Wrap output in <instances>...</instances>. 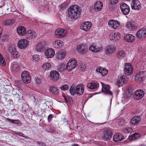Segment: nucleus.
<instances>
[{
	"instance_id": "obj_54",
	"label": "nucleus",
	"mask_w": 146,
	"mask_h": 146,
	"mask_svg": "<svg viewBox=\"0 0 146 146\" xmlns=\"http://www.w3.org/2000/svg\"><path fill=\"white\" fill-rule=\"evenodd\" d=\"M53 116V115L51 114L49 115L48 116L47 119L48 122H50L51 121L52 119V118Z\"/></svg>"
},
{
	"instance_id": "obj_32",
	"label": "nucleus",
	"mask_w": 146,
	"mask_h": 146,
	"mask_svg": "<svg viewBox=\"0 0 146 146\" xmlns=\"http://www.w3.org/2000/svg\"><path fill=\"white\" fill-rule=\"evenodd\" d=\"M11 68L12 71L14 72H17L20 69L19 65L16 62H14L12 64Z\"/></svg>"
},
{
	"instance_id": "obj_64",
	"label": "nucleus",
	"mask_w": 146,
	"mask_h": 146,
	"mask_svg": "<svg viewBox=\"0 0 146 146\" xmlns=\"http://www.w3.org/2000/svg\"><path fill=\"white\" fill-rule=\"evenodd\" d=\"M72 146H78V145L77 144H75L73 145Z\"/></svg>"
},
{
	"instance_id": "obj_23",
	"label": "nucleus",
	"mask_w": 146,
	"mask_h": 146,
	"mask_svg": "<svg viewBox=\"0 0 146 146\" xmlns=\"http://www.w3.org/2000/svg\"><path fill=\"white\" fill-rule=\"evenodd\" d=\"M124 38L126 41L128 42H132L134 41L135 38L132 34H128L124 36Z\"/></svg>"
},
{
	"instance_id": "obj_47",
	"label": "nucleus",
	"mask_w": 146,
	"mask_h": 146,
	"mask_svg": "<svg viewBox=\"0 0 146 146\" xmlns=\"http://www.w3.org/2000/svg\"><path fill=\"white\" fill-rule=\"evenodd\" d=\"M66 51L64 50H61L58 52V55H66Z\"/></svg>"
},
{
	"instance_id": "obj_36",
	"label": "nucleus",
	"mask_w": 146,
	"mask_h": 146,
	"mask_svg": "<svg viewBox=\"0 0 146 146\" xmlns=\"http://www.w3.org/2000/svg\"><path fill=\"white\" fill-rule=\"evenodd\" d=\"M15 20L14 19H9L4 21L3 22V24L5 25H9L14 23H15Z\"/></svg>"
},
{
	"instance_id": "obj_62",
	"label": "nucleus",
	"mask_w": 146,
	"mask_h": 146,
	"mask_svg": "<svg viewBox=\"0 0 146 146\" xmlns=\"http://www.w3.org/2000/svg\"><path fill=\"white\" fill-rule=\"evenodd\" d=\"M40 145H41L42 146H45V145L44 143L42 142L40 143Z\"/></svg>"
},
{
	"instance_id": "obj_60",
	"label": "nucleus",
	"mask_w": 146,
	"mask_h": 146,
	"mask_svg": "<svg viewBox=\"0 0 146 146\" xmlns=\"http://www.w3.org/2000/svg\"><path fill=\"white\" fill-rule=\"evenodd\" d=\"M14 121L13 122V123H15V124H18V122H17V121H19V120H14Z\"/></svg>"
},
{
	"instance_id": "obj_37",
	"label": "nucleus",
	"mask_w": 146,
	"mask_h": 146,
	"mask_svg": "<svg viewBox=\"0 0 146 146\" xmlns=\"http://www.w3.org/2000/svg\"><path fill=\"white\" fill-rule=\"evenodd\" d=\"M70 94L73 96L77 94L76 86H75L74 85L71 86L70 89Z\"/></svg>"
},
{
	"instance_id": "obj_4",
	"label": "nucleus",
	"mask_w": 146,
	"mask_h": 146,
	"mask_svg": "<svg viewBox=\"0 0 146 146\" xmlns=\"http://www.w3.org/2000/svg\"><path fill=\"white\" fill-rule=\"evenodd\" d=\"M144 93L141 89H138L135 91L133 94V98L134 100H139L144 96Z\"/></svg>"
},
{
	"instance_id": "obj_18",
	"label": "nucleus",
	"mask_w": 146,
	"mask_h": 146,
	"mask_svg": "<svg viewBox=\"0 0 146 146\" xmlns=\"http://www.w3.org/2000/svg\"><path fill=\"white\" fill-rule=\"evenodd\" d=\"M102 86V90L106 94L110 95H112V93L110 90V87L108 85H105L102 82H101Z\"/></svg>"
},
{
	"instance_id": "obj_20",
	"label": "nucleus",
	"mask_w": 146,
	"mask_h": 146,
	"mask_svg": "<svg viewBox=\"0 0 146 146\" xmlns=\"http://www.w3.org/2000/svg\"><path fill=\"white\" fill-rule=\"evenodd\" d=\"M99 86V83L97 81H93L87 84L88 88L91 89H97Z\"/></svg>"
},
{
	"instance_id": "obj_26",
	"label": "nucleus",
	"mask_w": 146,
	"mask_h": 146,
	"mask_svg": "<svg viewBox=\"0 0 146 146\" xmlns=\"http://www.w3.org/2000/svg\"><path fill=\"white\" fill-rule=\"evenodd\" d=\"M8 51L9 54H11V55H18V53L14 45H11V46H9Z\"/></svg>"
},
{
	"instance_id": "obj_44",
	"label": "nucleus",
	"mask_w": 146,
	"mask_h": 146,
	"mask_svg": "<svg viewBox=\"0 0 146 146\" xmlns=\"http://www.w3.org/2000/svg\"><path fill=\"white\" fill-rule=\"evenodd\" d=\"M40 59L39 55H33L32 56V59L34 62H38Z\"/></svg>"
},
{
	"instance_id": "obj_63",
	"label": "nucleus",
	"mask_w": 146,
	"mask_h": 146,
	"mask_svg": "<svg viewBox=\"0 0 146 146\" xmlns=\"http://www.w3.org/2000/svg\"><path fill=\"white\" fill-rule=\"evenodd\" d=\"M123 80V78H122L121 80V81H123V84H126V81H124V80Z\"/></svg>"
},
{
	"instance_id": "obj_50",
	"label": "nucleus",
	"mask_w": 146,
	"mask_h": 146,
	"mask_svg": "<svg viewBox=\"0 0 146 146\" xmlns=\"http://www.w3.org/2000/svg\"><path fill=\"white\" fill-rule=\"evenodd\" d=\"M118 1V0H110L109 3L111 5H113L117 3Z\"/></svg>"
},
{
	"instance_id": "obj_11",
	"label": "nucleus",
	"mask_w": 146,
	"mask_h": 146,
	"mask_svg": "<svg viewBox=\"0 0 146 146\" xmlns=\"http://www.w3.org/2000/svg\"><path fill=\"white\" fill-rule=\"evenodd\" d=\"M92 26V24L91 22L89 21L84 22L81 25L80 28L86 31H87L91 28Z\"/></svg>"
},
{
	"instance_id": "obj_28",
	"label": "nucleus",
	"mask_w": 146,
	"mask_h": 146,
	"mask_svg": "<svg viewBox=\"0 0 146 146\" xmlns=\"http://www.w3.org/2000/svg\"><path fill=\"white\" fill-rule=\"evenodd\" d=\"M103 6V3L101 1H98L95 3L94 8L96 11H99L102 9Z\"/></svg>"
},
{
	"instance_id": "obj_58",
	"label": "nucleus",
	"mask_w": 146,
	"mask_h": 146,
	"mask_svg": "<svg viewBox=\"0 0 146 146\" xmlns=\"http://www.w3.org/2000/svg\"><path fill=\"white\" fill-rule=\"evenodd\" d=\"M6 120L8 121H11V122H12V123H13V122L14 121V120H13V119H10L9 118H6Z\"/></svg>"
},
{
	"instance_id": "obj_21",
	"label": "nucleus",
	"mask_w": 146,
	"mask_h": 146,
	"mask_svg": "<svg viewBox=\"0 0 146 146\" xmlns=\"http://www.w3.org/2000/svg\"><path fill=\"white\" fill-rule=\"evenodd\" d=\"M120 33H111L110 35V39L111 40L117 41L120 38Z\"/></svg>"
},
{
	"instance_id": "obj_46",
	"label": "nucleus",
	"mask_w": 146,
	"mask_h": 146,
	"mask_svg": "<svg viewBox=\"0 0 146 146\" xmlns=\"http://www.w3.org/2000/svg\"><path fill=\"white\" fill-rule=\"evenodd\" d=\"M131 131V129L129 127L125 128L123 130V132L125 133H129Z\"/></svg>"
},
{
	"instance_id": "obj_43",
	"label": "nucleus",
	"mask_w": 146,
	"mask_h": 146,
	"mask_svg": "<svg viewBox=\"0 0 146 146\" xmlns=\"http://www.w3.org/2000/svg\"><path fill=\"white\" fill-rule=\"evenodd\" d=\"M0 63L4 66L5 65V62L2 55H0Z\"/></svg>"
},
{
	"instance_id": "obj_59",
	"label": "nucleus",
	"mask_w": 146,
	"mask_h": 146,
	"mask_svg": "<svg viewBox=\"0 0 146 146\" xmlns=\"http://www.w3.org/2000/svg\"><path fill=\"white\" fill-rule=\"evenodd\" d=\"M54 55H45L46 58H51Z\"/></svg>"
},
{
	"instance_id": "obj_40",
	"label": "nucleus",
	"mask_w": 146,
	"mask_h": 146,
	"mask_svg": "<svg viewBox=\"0 0 146 146\" xmlns=\"http://www.w3.org/2000/svg\"><path fill=\"white\" fill-rule=\"evenodd\" d=\"M135 88L132 85H130L127 86V90L129 92H131L133 90H135Z\"/></svg>"
},
{
	"instance_id": "obj_24",
	"label": "nucleus",
	"mask_w": 146,
	"mask_h": 146,
	"mask_svg": "<svg viewBox=\"0 0 146 146\" xmlns=\"http://www.w3.org/2000/svg\"><path fill=\"white\" fill-rule=\"evenodd\" d=\"M123 139V135L117 133L113 136V140L115 142L118 143L122 141Z\"/></svg>"
},
{
	"instance_id": "obj_31",
	"label": "nucleus",
	"mask_w": 146,
	"mask_h": 146,
	"mask_svg": "<svg viewBox=\"0 0 146 146\" xmlns=\"http://www.w3.org/2000/svg\"><path fill=\"white\" fill-rule=\"evenodd\" d=\"M27 31L25 28L22 26L18 27L17 29L18 33L20 35H23L26 33Z\"/></svg>"
},
{
	"instance_id": "obj_5",
	"label": "nucleus",
	"mask_w": 146,
	"mask_h": 146,
	"mask_svg": "<svg viewBox=\"0 0 146 146\" xmlns=\"http://www.w3.org/2000/svg\"><path fill=\"white\" fill-rule=\"evenodd\" d=\"M133 69L132 66L130 63H126L125 65L124 73L126 76L131 74Z\"/></svg>"
},
{
	"instance_id": "obj_55",
	"label": "nucleus",
	"mask_w": 146,
	"mask_h": 146,
	"mask_svg": "<svg viewBox=\"0 0 146 146\" xmlns=\"http://www.w3.org/2000/svg\"><path fill=\"white\" fill-rule=\"evenodd\" d=\"M15 133L17 135L21 136L23 137H25V135L20 132H17Z\"/></svg>"
},
{
	"instance_id": "obj_17",
	"label": "nucleus",
	"mask_w": 146,
	"mask_h": 146,
	"mask_svg": "<svg viewBox=\"0 0 146 146\" xmlns=\"http://www.w3.org/2000/svg\"><path fill=\"white\" fill-rule=\"evenodd\" d=\"M105 52L107 54H111L115 50V48L113 46L108 44L105 47Z\"/></svg>"
},
{
	"instance_id": "obj_30",
	"label": "nucleus",
	"mask_w": 146,
	"mask_h": 146,
	"mask_svg": "<svg viewBox=\"0 0 146 146\" xmlns=\"http://www.w3.org/2000/svg\"><path fill=\"white\" fill-rule=\"evenodd\" d=\"M141 136V134L138 132L135 133L128 137L129 140L132 141L139 139Z\"/></svg>"
},
{
	"instance_id": "obj_27",
	"label": "nucleus",
	"mask_w": 146,
	"mask_h": 146,
	"mask_svg": "<svg viewBox=\"0 0 146 146\" xmlns=\"http://www.w3.org/2000/svg\"><path fill=\"white\" fill-rule=\"evenodd\" d=\"M141 119V117L139 116H135L131 119L130 122L133 124L137 125L140 122Z\"/></svg>"
},
{
	"instance_id": "obj_53",
	"label": "nucleus",
	"mask_w": 146,
	"mask_h": 146,
	"mask_svg": "<svg viewBox=\"0 0 146 146\" xmlns=\"http://www.w3.org/2000/svg\"><path fill=\"white\" fill-rule=\"evenodd\" d=\"M125 54L124 51L122 50L119 51L117 53L118 55H124Z\"/></svg>"
},
{
	"instance_id": "obj_9",
	"label": "nucleus",
	"mask_w": 146,
	"mask_h": 146,
	"mask_svg": "<svg viewBox=\"0 0 146 146\" xmlns=\"http://www.w3.org/2000/svg\"><path fill=\"white\" fill-rule=\"evenodd\" d=\"M131 7L133 9L139 11L141 8V5L138 0H133L131 3Z\"/></svg>"
},
{
	"instance_id": "obj_51",
	"label": "nucleus",
	"mask_w": 146,
	"mask_h": 146,
	"mask_svg": "<svg viewBox=\"0 0 146 146\" xmlns=\"http://www.w3.org/2000/svg\"><path fill=\"white\" fill-rule=\"evenodd\" d=\"M14 96L18 100H20V95L17 93L14 94Z\"/></svg>"
},
{
	"instance_id": "obj_48",
	"label": "nucleus",
	"mask_w": 146,
	"mask_h": 146,
	"mask_svg": "<svg viewBox=\"0 0 146 146\" xmlns=\"http://www.w3.org/2000/svg\"><path fill=\"white\" fill-rule=\"evenodd\" d=\"M79 68V69L80 70H81L83 71H85L86 66L85 64L80 65Z\"/></svg>"
},
{
	"instance_id": "obj_56",
	"label": "nucleus",
	"mask_w": 146,
	"mask_h": 146,
	"mask_svg": "<svg viewBox=\"0 0 146 146\" xmlns=\"http://www.w3.org/2000/svg\"><path fill=\"white\" fill-rule=\"evenodd\" d=\"M19 55H12V58L13 59H17L19 57Z\"/></svg>"
},
{
	"instance_id": "obj_33",
	"label": "nucleus",
	"mask_w": 146,
	"mask_h": 146,
	"mask_svg": "<svg viewBox=\"0 0 146 146\" xmlns=\"http://www.w3.org/2000/svg\"><path fill=\"white\" fill-rule=\"evenodd\" d=\"M102 49L103 47L102 46L97 48L96 46L92 45H90L89 47V49L90 51L95 52H98L102 50Z\"/></svg>"
},
{
	"instance_id": "obj_8",
	"label": "nucleus",
	"mask_w": 146,
	"mask_h": 146,
	"mask_svg": "<svg viewBox=\"0 0 146 146\" xmlns=\"http://www.w3.org/2000/svg\"><path fill=\"white\" fill-rule=\"evenodd\" d=\"M120 8L122 12L124 15H127L130 11L129 6L126 4L123 3L120 5Z\"/></svg>"
},
{
	"instance_id": "obj_13",
	"label": "nucleus",
	"mask_w": 146,
	"mask_h": 146,
	"mask_svg": "<svg viewBox=\"0 0 146 146\" xmlns=\"http://www.w3.org/2000/svg\"><path fill=\"white\" fill-rule=\"evenodd\" d=\"M103 138L106 140H109L112 137V134L111 131L109 129L105 130L102 134Z\"/></svg>"
},
{
	"instance_id": "obj_3",
	"label": "nucleus",
	"mask_w": 146,
	"mask_h": 146,
	"mask_svg": "<svg viewBox=\"0 0 146 146\" xmlns=\"http://www.w3.org/2000/svg\"><path fill=\"white\" fill-rule=\"evenodd\" d=\"M21 79L24 83L26 84H28L31 82V77L29 72L25 71L23 72L21 74Z\"/></svg>"
},
{
	"instance_id": "obj_10",
	"label": "nucleus",
	"mask_w": 146,
	"mask_h": 146,
	"mask_svg": "<svg viewBox=\"0 0 146 146\" xmlns=\"http://www.w3.org/2000/svg\"><path fill=\"white\" fill-rule=\"evenodd\" d=\"M49 76L51 80L54 81H56L58 80L59 78L60 74L58 72L54 70H52L50 71Z\"/></svg>"
},
{
	"instance_id": "obj_41",
	"label": "nucleus",
	"mask_w": 146,
	"mask_h": 146,
	"mask_svg": "<svg viewBox=\"0 0 146 146\" xmlns=\"http://www.w3.org/2000/svg\"><path fill=\"white\" fill-rule=\"evenodd\" d=\"M50 90L51 92L55 94H57L58 91L57 88L54 87H51L50 88Z\"/></svg>"
},
{
	"instance_id": "obj_7",
	"label": "nucleus",
	"mask_w": 146,
	"mask_h": 146,
	"mask_svg": "<svg viewBox=\"0 0 146 146\" xmlns=\"http://www.w3.org/2000/svg\"><path fill=\"white\" fill-rule=\"evenodd\" d=\"M67 31L63 29H58L55 31L54 35L56 37L58 38H62L66 36Z\"/></svg>"
},
{
	"instance_id": "obj_42",
	"label": "nucleus",
	"mask_w": 146,
	"mask_h": 146,
	"mask_svg": "<svg viewBox=\"0 0 146 146\" xmlns=\"http://www.w3.org/2000/svg\"><path fill=\"white\" fill-rule=\"evenodd\" d=\"M51 67L50 64L49 63H46L42 65V67L45 68V69H49Z\"/></svg>"
},
{
	"instance_id": "obj_14",
	"label": "nucleus",
	"mask_w": 146,
	"mask_h": 146,
	"mask_svg": "<svg viewBox=\"0 0 146 146\" xmlns=\"http://www.w3.org/2000/svg\"><path fill=\"white\" fill-rule=\"evenodd\" d=\"M108 25L110 27L113 29H116L119 27L120 24L117 20H111L109 21Z\"/></svg>"
},
{
	"instance_id": "obj_39",
	"label": "nucleus",
	"mask_w": 146,
	"mask_h": 146,
	"mask_svg": "<svg viewBox=\"0 0 146 146\" xmlns=\"http://www.w3.org/2000/svg\"><path fill=\"white\" fill-rule=\"evenodd\" d=\"M65 68L66 67L65 64H60L57 67V70L60 72L63 71Z\"/></svg>"
},
{
	"instance_id": "obj_57",
	"label": "nucleus",
	"mask_w": 146,
	"mask_h": 146,
	"mask_svg": "<svg viewBox=\"0 0 146 146\" xmlns=\"http://www.w3.org/2000/svg\"><path fill=\"white\" fill-rule=\"evenodd\" d=\"M36 82L38 84H39L40 83V80L39 78H37L36 80Z\"/></svg>"
},
{
	"instance_id": "obj_29",
	"label": "nucleus",
	"mask_w": 146,
	"mask_h": 146,
	"mask_svg": "<svg viewBox=\"0 0 146 146\" xmlns=\"http://www.w3.org/2000/svg\"><path fill=\"white\" fill-rule=\"evenodd\" d=\"M96 71L98 72L103 76H104L106 75L108 72V70L106 68H103L101 67H98L96 70Z\"/></svg>"
},
{
	"instance_id": "obj_25",
	"label": "nucleus",
	"mask_w": 146,
	"mask_h": 146,
	"mask_svg": "<svg viewBox=\"0 0 146 146\" xmlns=\"http://www.w3.org/2000/svg\"><path fill=\"white\" fill-rule=\"evenodd\" d=\"M84 87L81 84H79L76 86L77 94L80 96L84 92Z\"/></svg>"
},
{
	"instance_id": "obj_1",
	"label": "nucleus",
	"mask_w": 146,
	"mask_h": 146,
	"mask_svg": "<svg viewBox=\"0 0 146 146\" xmlns=\"http://www.w3.org/2000/svg\"><path fill=\"white\" fill-rule=\"evenodd\" d=\"M81 12V9L78 6L72 5L68 10V16L71 19H76L80 16Z\"/></svg>"
},
{
	"instance_id": "obj_2",
	"label": "nucleus",
	"mask_w": 146,
	"mask_h": 146,
	"mask_svg": "<svg viewBox=\"0 0 146 146\" xmlns=\"http://www.w3.org/2000/svg\"><path fill=\"white\" fill-rule=\"evenodd\" d=\"M77 65L76 60L74 58L70 59L68 62L66 66V69L68 71H70L75 68Z\"/></svg>"
},
{
	"instance_id": "obj_34",
	"label": "nucleus",
	"mask_w": 146,
	"mask_h": 146,
	"mask_svg": "<svg viewBox=\"0 0 146 146\" xmlns=\"http://www.w3.org/2000/svg\"><path fill=\"white\" fill-rule=\"evenodd\" d=\"M125 26L126 28H127L129 30L134 29L137 27V26H135L134 24L129 22L126 23Z\"/></svg>"
},
{
	"instance_id": "obj_12",
	"label": "nucleus",
	"mask_w": 146,
	"mask_h": 146,
	"mask_svg": "<svg viewBox=\"0 0 146 146\" xmlns=\"http://www.w3.org/2000/svg\"><path fill=\"white\" fill-rule=\"evenodd\" d=\"M77 49L78 51L80 54H85L88 51V47L84 44L78 45L77 47Z\"/></svg>"
},
{
	"instance_id": "obj_15",
	"label": "nucleus",
	"mask_w": 146,
	"mask_h": 146,
	"mask_svg": "<svg viewBox=\"0 0 146 146\" xmlns=\"http://www.w3.org/2000/svg\"><path fill=\"white\" fill-rule=\"evenodd\" d=\"M137 37L139 38H144L146 36V28H142L138 31L136 33Z\"/></svg>"
},
{
	"instance_id": "obj_16",
	"label": "nucleus",
	"mask_w": 146,
	"mask_h": 146,
	"mask_svg": "<svg viewBox=\"0 0 146 146\" xmlns=\"http://www.w3.org/2000/svg\"><path fill=\"white\" fill-rule=\"evenodd\" d=\"M28 44V41L25 39L20 40L18 41V46L21 49L25 48L27 46Z\"/></svg>"
},
{
	"instance_id": "obj_35",
	"label": "nucleus",
	"mask_w": 146,
	"mask_h": 146,
	"mask_svg": "<svg viewBox=\"0 0 146 146\" xmlns=\"http://www.w3.org/2000/svg\"><path fill=\"white\" fill-rule=\"evenodd\" d=\"M53 45L55 47L58 48L62 47L64 45V43L62 41L57 40L54 42Z\"/></svg>"
},
{
	"instance_id": "obj_38",
	"label": "nucleus",
	"mask_w": 146,
	"mask_h": 146,
	"mask_svg": "<svg viewBox=\"0 0 146 146\" xmlns=\"http://www.w3.org/2000/svg\"><path fill=\"white\" fill-rule=\"evenodd\" d=\"M45 55H55V51L52 48H49L45 50Z\"/></svg>"
},
{
	"instance_id": "obj_61",
	"label": "nucleus",
	"mask_w": 146,
	"mask_h": 146,
	"mask_svg": "<svg viewBox=\"0 0 146 146\" xmlns=\"http://www.w3.org/2000/svg\"><path fill=\"white\" fill-rule=\"evenodd\" d=\"M13 111H12V116H16L17 115V113H13Z\"/></svg>"
},
{
	"instance_id": "obj_6",
	"label": "nucleus",
	"mask_w": 146,
	"mask_h": 146,
	"mask_svg": "<svg viewBox=\"0 0 146 146\" xmlns=\"http://www.w3.org/2000/svg\"><path fill=\"white\" fill-rule=\"evenodd\" d=\"M146 72L141 71L137 74L135 77V79L138 82H141L145 79Z\"/></svg>"
},
{
	"instance_id": "obj_22",
	"label": "nucleus",
	"mask_w": 146,
	"mask_h": 146,
	"mask_svg": "<svg viewBox=\"0 0 146 146\" xmlns=\"http://www.w3.org/2000/svg\"><path fill=\"white\" fill-rule=\"evenodd\" d=\"M37 34L36 33L32 30L28 31L26 34V37L27 38L32 39L36 37Z\"/></svg>"
},
{
	"instance_id": "obj_49",
	"label": "nucleus",
	"mask_w": 146,
	"mask_h": 146,
	"mask_svg": "<svg viewBox=\"0 0 146 146\" xmlns=\"http://www.w3.org/2000/svg\"><path fill=\"white\" fill-rule=\"evenodd\" d=\"M65 57V55H56V58L59 60H62Z\"/></svg>"
},
{
	"instance_id": "obj_52",
	"label": "nucleus",
	"mask_w": 146,
	"mask_h": 146,
	"mask_svg": "<svg viewBox=\"0 0 146 146\" xmlns=\"http://www.w3.org/2000/svg\"><path fill=\"white\" fill-rule=\"evenodd\" d=\"M124 121L123 119L119 120L118 121V124L119 125H122L124 124Z\"/></svg>"
},
{
	"instance_id": "obj_19",
	"label": "nucleus",
	"mask_w": 146,
	"mask_h": 146,
	"mask_svg": "<svg viewBox=\"0 0 146 146\" xmlns=\"http://www.w3.org/2000/svg\"><path fill=\"white\" fill-rule=\"evenodd\" d=\"M45 48V45L44 43H39L36 45L35 49L36 52H41L44 51Z\"/></svg>"
},
{
	"instance_id": "obj_45",
	"label": "nucleus",
	"mask_w": 146,
	"mask_h": 146,
	"mask_svg": "<svg viewBox=\"0 0 146 146\" xmlns=\"http://www.w3.org/2000/svg\"><path fill=\"white\" fill-rule=\"evenodd\" d=\"M69 88V86L68 85L64 84L62 86L60 87V89L62 90H68Z\"/></svg>"
}]
</instances>
